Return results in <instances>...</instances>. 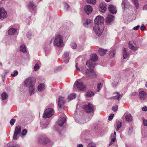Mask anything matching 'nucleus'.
I'll use <instances>...</instances> for the list:
<instances>
[{
	"instance_id": "obj_6",
	"label": "nucleus",
	"mask_w": 147,
	"mask_h": 147,
	"mask_svg": "<svg viewBox=\"0 0 147 147\" xmlns=\"http://www.w3.org/2000/svg\"><path fill=\"white\" fill-rule=\"evenodd\" d=\"M54 111L52 108H48L44 111L43 114V117L45 118L51 117L54 114Z\"/></svg>"
},
{
	"instance_id": "obj_11",
	"label": "nucleus",
	"mask_w": 147,
	"mask_h": 147,
	"mask_svg": "<svg viewBox=\"0 0 147 147\" xmlns=\"http://www.w3.org/2000/svg\"><path fill=\"white\" fill-rule=\"evenodd\" d=\"M7 16V11L3 7L0 8V20H3Z\"/></svg>"
},
{
	"instance_id": "obj_62",
	"label": "nucleus",
	"mask_w": 147,
	"mask_h": 147,
	"mask_svg": "<svg viewBox=\"0 0 147 147\" xmlns=\"http://www.w3.org/2000/svg\"><path fill=\"white\" fill-rule=\"evenodd\" d=\"M69 59H68L66 60L65 61H64V62L65 63H67L69 61Z\"/></svg>"
},
{
	"instance_id": "obj_44",
	"label": "nucleus",
	"mask_w": 147,
	"mask_h": 147,
	"mask_svg": "<svg viewBox=\"0 0 147 147\" xmlns=\"http://www.w3.org/2000/svg\"><path fill=\"white\" fill-rule=\"evenodd\" d=\"M119 81V80H118L117 81H116L113 82L112 84L113 87L114 88L118 84Z\"/></svg>"
},
{
	"instance_id": "obj_58",
	"label": "nucleus",
	"mask_w": 147,
	"mask_h": 147,
	"mask_svg": "<svg viewBox=\"0 0 147 147\" xmlns=\"http://www.w3.org/2000/svg\"><path fill=\"white\" fill-rule=\"evenodd\" d=\"M137 94V93L136 92H133L131 93V95L132 96H135Z\"/></svg>"
},
{
	"instance_id": "obj_54",
	"label": "nucleus",
	"mask_w": 147,
	"mask_h": 147,
	"mask_svg": "<svg viewBox=\"0 0 147 147\" xmlns=\"http://www.w3.org/2000/svg\"><path fill=\"white\" fill-rule=\"evenodd\" d=\"M140 29L142 31L144 30L145 29V28L144 25L142 24L140 28Z\"/></svg>"
},
{
	"instance_id": "obj_1",
	"label": "nucleus",
	"mask_w": 147,
	"mask_h": 147,
	"mask_svg": "<svg viewBox=\"0 0 147 147\" xmlns=\"http://www.w3.org/2000/svg\"><path fill=\"white\" fill-rule=\"evenodd\" d=\"M98 57L96 54H93L91 59L88 60L86 63V65L89 67L90 70L87 69L85 72V74L88 77H93L95 76L96 75L93 70L94 67V62L96 61Z\"/></svg>"
},
{
	"instance_id": "obj_56",
	"label": "nucleus",
	"mask_w": 147,
	"mask_h": 147,
	"mask_svg": "<svg viewBox=\"0 0 147 147\" xmlns=\"http://www.w3.org/2000/svg\"><path fill=\"white\" fill-rule=\"evenodd\" d=\"M142 110L143 111H147V107L146 106L142 108Z\"/></svg>"
},
{
	"instance_id": "obj_24",
	"label": "nucleus",
	"mask_w": 147,
	"mask_h": 147,
	"mask_svg": "<svg viewBox=\"0 0 147 147\" xmlns=\"http://www.w3.org/2000/svg\"><path fill=\"white\" fill-rule=\"evenodd\" d=\"M117 95V96H114L111 98V99H117L118 100H119L123 96V94H119V93L118 92H116L115 93Z\"/></svg>"
},
{
	"instance_id": "obj_18",
	"label": "nucleus",
	"mask_w": 147,
	"mask_h": 147,
	"mask_svg": "<svg viewBox=\"0 0 147 147\" xmlns=\"http://www.w3.org/2000/svg\"><path fill=\"white\" fill-rule=\"evenodd\" d=\"M139 97L142 100H145L146 97V94L144 91H141L139 92Z\"/></svg>"
},
{
	"instance_id": "obj_16",
	"label": "nucleus",
	"mask_w": 147,
	"mask_h": 147,
	"mask_svg": "<svg viewBox=\"0 0 147 147\" xmlns=\"http://www.w3.org/2000/svg\"><path fill=\"white\" fill-rule=\"evenodd\" d=\"M114 17L112 15H108L106 19V22L107 24H109L114 21Z\"/></svg>"
},
{
	"instance_id": "obj_27",
	"label": "nucleus",
	"mask_w": 147,
	"mask_h": 147,
	"mask_svg": "<svg viewBox=\"0 0 147 147\" xmlns=\"http://www.w3.org/2000/svg\"><path fill=\"white\" fill-rule=\"evenodd\" d=\"M123 59H124L127 58L129 56V54L127 53L126 49L125 48H124L123 49Z\"/></svg>"
},
{
	"instance_id": "obj_7",
	"label": "nucleus",
	"mask_w": 147,
	"mask_h": 147,
	"mask_svg": "<svg viewBox=\"0 0 147 147\" xmlns=\"http://www.w3.org/2000/svg\"><path fill=\"white\" fill-rule=\"evenodd\" d=\"M21 129V128L19 126L16 127L13 136V138L14 140H17L18 138L20 133Z\"/></svg>"
},
{
	"instance_id": "obj_30",
	"label": "nucleus",
	"mask_w": 147,
	"mask_h": 147,
	"mask_svg": "<svg viewBox=\"0 0 147 147\" xmlns=\"http://www.w3.org/2000/svg\"><path fill=\"white\" fill-rule=\"evenodd\" d=\"M20 50L21 51L24 53L26 52V47L25 45H22L20 48Z\"/></svg>"
},
{
	"instance_id": "obj_28",
	"label": "nucleus",
	"mask_w": 147,
	"mask_h": 147,
	"mask_svg": "<svg viewBox=\"0 0 147 147\" xmlns=\"http://www.w3.org/2000/svg\"><path fill=\"white\" fill-rule=\"evenodd\" d=\"M76 94L74 93H72L69 95L68 96L67 99L69 100H71L76 97Z\"/></svg>"
},
{
	"instance_id": "obj_49",
	"label": "nucleus",
	"mask_w": 147,
	"mask_h": 147,
	"mask_svg": "<svg viewBox=\"0 0 147 147\" xmlns=\"http://www.w3.org/2000/svg\"><path fill=\"white\" fill-rule=\"evenodd\" d=\"M143 124L144 126H147V120L145 119L144 118H142Z\"/></svg>"
},
{
	"instance_id": "obj_33",
	"label": "nucleus",
	"mask_w": 147,
	"mask_h": 147,
	"mask_svg": "<svg viewBox=\"0 0 147 147\" xmlns=\"http://www.w3.org/2000/svg\"><path fill=\"white\" fill-rule=\"evenodd\" d=\"M94 95V93L91 91H88L86 94V96L87 97H91Z\"/></svg>"
},
{
	"instance_id": "obj_9",
	"label": "nucleus",
	"mask_w": 147,
	"mask_h": 147,
	"mask_svg": "<svg viewBox=\"0 0 147 147\" xmlns=\"http://www.w3.org/2000/svg\"><path fill=\"white\" fill-rule=\"evenodd\" d=\"M104 19L101 16H97L94 20L95 25H101L104 23Z\"/></svg>"
},
{
	"instance_id": "obj_3",
	"label": "nucleus",
	"mask_w": 147,
	"mask_h": 147,
	"mask_svg": "<svg viewBox=\"0 0 147 147\" xmlns=\"http://www.w3.org/2000/svg\"><path fill=\"white\" fill-rule=\"evenodd\" d=\"M38 143L40 144H51L52 142L50 140L45 136H40L38 139Z\"/></svg>"
},
{
	"instance_id": "obj_38",
	"label": "nucleus",
	"mask_w": 147,
	"mask_h": 147,
	"mask_svg": "<svg viewBox=\"0 0 147 147\" xmlns=\"http://www.w3.org/2000/svg\"><path fill=\"white\" fill-rule=\"evenodd\" d=\"M88 3L94 4L96 3V0H86Z\"/></svg>"
},
{
	"instance_id": "obj_43",
	"label": "nucleus",
	"mask_w": 147,
	"mask_h": 147,
	"mask_svg": "<svg viewBox=\"0 0 147 147\" xmlns=\"http://www.w3.org/2000/svg\"><path fill=\"white\" fill-rule=\"evenodd\" d=\"M16 121V119H11L10 121V124L11 126H13Z\"/></svg>"
},
{
	"instance_id": "obj_22",
	"label": "nucleus",
	"mask_w": 147,
	"mask_h": 147,
	"mask_svg": "<svg viewBox=\"0 0 147 147\" xmlns=\"http://www.w3.org/2000/svg\"><path fill=\"white\" fill-rule=\"evenodd\" d=\"M128 44L129 48L132 50L136 51L138 48V46H134L133 45V43L131 42H129Z\"/></svg>"
},
{
	"instance_id": "obj_17",
	"label": "nucleus",
	"mask_w": 147,
	"mask_h": 147,
	"mask_svg": "<svg viewBox=\"0 0 147 147\" xmlns=\"http://www.w3.org/2000/svg\"><path fill=\"white\" fill-rule=\"evenodd\" d=\"M108 9L110 13L113 14H115L117 13L116 7L113 5H109L108 7Z\"/></svg>"
},
{
	"instance_id": "obj_45",
	"label": "nucleus",
	"mask_w": 147,
	"mask_h": 147,
	"mask_svg": "<svg viewBox=\"0 0 147 147\" xmlns=\"http://www.w3.org/2000/svg\"><path fill=\"white\" fill-rule=\"evenodd\" d=\"M18 74V72L16 70H15L14 71V74H11V76L13 77H15L17 76Z\"/></svg>"
},
{
	"instance_id": "obj_57",
	"label": "nucleus",
	"mask_w": 147,
	"mask_h": 147,
	"mask_svg": "<svg viewBox=\"0 0 147 147\" xmlns=\"http://www.w3.org/2000/svg\"><path fill=\"white\" fill-rule=\"evenodd\" d=\"M9 147H19V146L16 144H13L12 146H10Z\"/></svg>"
},
{
	"instance_id": "obj_14",
	"label": "nucleus",
	"mask_w": 147,
	"mask_h": 147,
	"mask_svg": "<svg viewBox=\"0 0 147 147\" xmlns=\"http://www.w3.org/2000/svg\"><path fill=\"white\" fill-rule=\"evenodd\" d=\"M65 99L62 97L60 96L59 97L58 100V106L59 108H62L64 104Z\"/></svg>"
},
{
	"instance_id": "obj_4",
	"label": "nucleus",
	"mask_w": 147,
	"mask_h": 147,
	"mask_svg": "<svg viewBox=\"0 0 147 147\" xmlns=\"http://www.w3.org/2000/svg\"><path fill=\"white\" fill-rule=\"evenodd\" d=\"M75 84L78 89L80 90L84 91L86 89V85L80 80H77L75 82Z\"/></svg>"
},
{
	"instance_id": "obj_46",
	"label": "nucleus",
	"mask_w": 147,
	"mask_h": 147,
	"mask_svg": "<svg viewBox=\"0 0 147 147\" xmlns=\"http://www.w3.org/2000/svg\"><path fill=\"white\" fill-rule=\"evenodd\" d=\"M118 107L117 106H113L112 108V110L114 111L115 112L118 109Z\"/></svg>"
},
{
	"instance_id": "obj_59",
	"label": "nucleus",
	"mask_w": 147,
	"mask_h": 147,
	"mask_svg": "<svg viewBox=\"0 0 147 147\" xmlns=\"http://www.w3.org/2000/svg\"><path fill=\"white\" fill-rule=\"evenodd\" d=\"M76 67L77 70L79 71H80V69L78 67V63H77L76 65Z\"/></svg>"
},
{
	"instance_id": "obj_40",
	"label": "nucleus",
	"mask_w": 147,
	"mask_h": 147,
	"mask_svg": "<svg viewBox=\"0 0 147 147\" xmlns=\"http://www.w3.org/2000/svg\"><path fill=\"white\" fill-rule=\"evenodd\" d=\"M71 46L72 48L75 49L77 47V44L76 43L73 42L71 44Z\"/></svg>"
},
{
	"instance_id": "obj_5",
	"label": "nucleus",
	"mask_w": 147,
	"mask_h": 147,
	"mask_svg": "<svg viewBox=\"0 0 147 147\" xmlns=\"http://www.w3.org/2000/svg\"><path fill=\"white\" fill-rule=\"evenodd\" d=\"M84 111L88 113L92 112L94 111V107L93 105L89 103L88 105H85L82 107Z\"/></svg>"
},
{
	"instance_id": "obj_61",
	"label": "nucleus",
	"mask_w": 147,
	"mask_h": 147,
	"mask_svg": "<svg viewBox=\"0 0 147 147\" xmlns=\"http://www.w3.org/2000/svg\"><path fill=\"white\" fill-rule=\"evenodd\" d=\"M77 147H83V145L81 144H79L78 145Z\"/></svg>"
},
{
	"instance_id": "obj_29",
	"label": "nucleus",
	"mask_w": 147,
	"mask_h": 147,
	"mask_svg": "<svg viewBox=\"0 0 147 147\" xmlns=\"http://www.w3.org/2000/svg\"><path fill=\"white\" fill-rule=\"evenodd\" d=\"M115 54V50L114 49H112L109 52V55L111 58H113L114 57Z\"/></svg>"
},
{
	"instance_id": "obj_13",
	"label": "nucleus",
	"mask_w": 147,
	"mask_h": 147,
	"mask_svg": "<svg viewBox=\"0 0 147 147\" xmlns=\"http://www.w3.org/2000/svg\"><path fill=\"white\" fill-rule=\"evenodd\" d=\"M100 11L104 13L107 9L106 5L105 3H101L99 5V8Z\"/></svg>"
},
{
	"instance_id": "obj_34",
	"label": "nucleus",
	"mask_w": 147,
	"mask_h": 147,
	"mask_svg": "<svg viewBox=\"0 0 147 147\" xmlns=\"http://www.w3.org/2000/svg\"><path fill=\"white\" fill-rule=\"evenodd\" d=\"M91 22V20L89 19H87L84 23V26H87L88 25L90 24Z\"/></svg>"
},
{
	"instance_id": "obj_51",
	"label": "nucleus",
	"mask_w": 147,
	"mask_h": 147,
	"mask_svg": "<svg viewBox=\"0 0 147 147\" xmlns=\"http://www.w3.org/2000/svg\"><path fill=\"white\" fill-rule=\"evenodd\" d=\"M114 116V114H111L110 116H109V120H111L112 119L113 116Z\"/></svg>"
},
{
	"instance_id": "obj_20",
	"label": "nucleus",
	"mask_w": 147,
	"mask_h": 147,
	"mask_svg": "<svg viewBox=\"0 0 147 147\" xmlns=\"http://www.w3.org/2000/svg\"><path fill=\"white\" fill-rule=\"evenodd\" d=\"M17 29L13 28H11L8 30V33L9 35H13L16 34Z\"/></svg>"
},
{
	"instance_id": "obj_53",
	"label": "nucleus",
	"mask_w": 147,
	"mask_h": 147,
	"mask_svg": "<svg viewBox=\"0 0 147 147\" xmlns=\"http://www.w3.org/2000/svg\"><path fill=\"white\" fill-rule=\"evenodd\" d=\"M64 7L65 9L67 10L69 7V6L68 4L65 3L64 4Z\"/></svg>"
},
{
	"instance_id": "obj_23",
	"label": "nucleus",
	"mask_w": 147,
	"mask_h": 147,
	"mask_svg": "<svg viewBox=\"0 0 147 147\" xmlns=\"http://www.w3.org/2000/svg\"><path fill=\"white\" fill-rule=\"evenodd\" d=\"M28 90L29 92V93L30 96L33 94L35 92V88L34 86H30L28 87Z\"/></svg>"
},
{
	"instance_id": "obj_12",
	"label": "nucleus",
	"mask_w": 147,
	"mask_h": 147,
	"mask_svg": "<svg viewBox=\"0 0 147 147\" xmlns=\"http://www.w3.org/2000/svg\"><path fill=\"white\" fill-rule=\"evenodd\" d=\"M84 9L85 12L88 15L91 13L93 11L92 7L88 5H85Z\"/></svg>"
},
{
	"instance_id": "obj_60",
	"label": "nucleus",
	"mask_w": 147,
	"mask_h": 147,
	"mask_svg": "<svg viewBox=\"0 0 147 147\" xmlns=\"http://www.w3.org/2000/svg\"><path fill=\"white\" fill-rule=\"evenodd\" d=\"M144 9H147V4H146L143 7Z\"/></svg>"
},
{
	"instance_id": "obj_2",
	"label": "nucleus",
	"mask_w": 147,
	"mask_h": 147,
	"mask_svg": "<svg viewBox=\"0 0 147 147\" xmlns=\"http://www.w3.org/2000/svg\"><path fill=\"white\" fill-rule=\"evenodd\" d=\"M63 37L61 35H58L56 37L54 42V45L58 47H62L64 46Z\"/></svg>"
},
{
	"instance_id": "obj_64",
	"label": "nucleus",
	"mask_w": 147,
	"mask_h": 147,
	"mask_svg": "<svg viewBox=\"0 0 147 147\" xmlns=\"http://www.w3.org/2000/svg\"><path fill=\"white\" fill-rule=\"evenodd\" d=\"M48 53V51H45V55L46 56H47V53Z\"/></svg>"
},
{
	"instance_id": "obj_8",
	"label": "nucleus",
	"mask_w": 147,
	"mask_h": 147,
	"mask_svg": "<svg viewBox=\"0 0 147 147\" xmlns=\"http://www.w3.org/2000/svg\"><path fill=\"white\" fill-rule=\"evenodd\" d=\"M34 84V81L30 78H27L24 82L25 86L27 87L33 86Z\"/></svg>"
},
{
	"instance_id": "obj_47",
	"label": "nucleus",
	"mask_w": 147,
	"mask_h": 147,
	"mask_svg": "<svg viewBox=\"0 0 147 147\" xmlns=\"http://www.w3.org/2000/svg\"><path fill=\"white\" fill-rule=\"evenodd\" d=\"M32 34L30 32H28L26 34V36H27V38H28V39H30L31 38V36Z\"/></svg>"
},
{
	"instance_id": "obj_63",
	"label": "nucleus",
	"mask_w": 147,
	"mask_h": 147,
	"mask_svg": "<svg viewBox=\"0 0 147 147\" xmlns=\"http://www.w3.org/2000/svg\"><path fill=\"white\" fill-rule=\"evenodd\" d=\"M113 142L112 141H111V142H110V143H109V146H111L113 144V142Z\"/></svg>"
},
{
	"instance_id": "obj_55",
	"label": "nucleus",
	"mask_w": 147,
	"mask_h": 147,
	"mask_svg": "<svg viewBox=\"0 0 147 147\" xmlns=\"http://www.w3.org/2000/svg\"><path fill=\"white\" fill-rule=\"evenodd\" d=\"M140 27V25H137L136 26H135L134 28L133 29L135 30H137L138 28Z\"/></svg>"
},
{
	"instance_id": "obj_35",
	"label": "nucleus",
	"mask_w": 147,
	"mask_h": 147,
	"mask_svg": "<svg viewBox=\"0 0 147 147\" xmlns=\"http://www.w3.org/2000/svg\"><path fill=\"white\" fill-rule=\"evenodd\" d=\"M102 86L101 83H98L97 84L96 91L98 92L99 91Z\"/></svg>"
},
{
	"instance_id": "obj_50",
	"label": "nucleus",
	"mask_w": 147,
	"mask_h": 147,
	"mask_svg": "<svg viewBox=\"0 0 147 147\" xmlns=\"http://www.w3.org/2000/svg\"><path fill=\"white\" fill-rule=\"evenodd\" d=\"M27 132V131L26 129H24L22 131L21 133V134L22 135L24 136L26 134Z\"/></svg>"
},
{
	"instance_id": "obj_32",
	"label": "nucleus",
	"mask_w": 147,
	"mask_h": 147,
	"mask_svg": "<svg viewBox=\"0 0 147 147\" xmlns=\"http://www.w3.org/2000/svg\"><path fill=\"white\" fill-rule=\"evenodd\" d=\"M132 2L135 5L136 9H138L139 6V3L137 0H131Z\"/></svg>"
},
{
	"instance_id": "obj_41",
	"label": "nucleus",
	"mask_w": 147,
	"mask_h": 147,
	"mask_svg": "<svg viewBox=\"0 0 147 147\" xmlns=\"http://www.w3.org/2000/svg\"><path fill=\"white\" fill-rule=\"evenodd\" d=\"M87 147H96V146L95 144L91 143L88 144Z\"/></svg>"
},
{
	"instance_id": "obj_31",
	"label": "nucleus",
	"mask_w": 147,
	"mask_h": 147,
	"mask_svg": "<svg viewBox=\"0 0 147 147\" xmlns=\"http://www.w3.org/2000/svg\"><path fill=\"white\" fill-rule=\"evenodd\" d=\"M1 97L2 100H4L6 99L7 97V94L5 92H3L1 94Z\"/></svg>"
},
{
	"instance_id": "obj_42",
	"label": "nucleus",
	"mask_w": 147,
	"mask_h": 147,
	"mask_svg": "<svg viewBox=\"0 0 147 147\" xmlns=\"http://www.w3.org/2000/svg\"><path fill=\"white\" fill-rule=\"evenodd\" d=\"M34 70L35 71H38L39 69V65L36 64L34 66Z\"/></svg>"
},
{
	"instance_id": "obj_15",
	"label": "nucleus",
	"mask_w": 147,
	"mask_h": 147,
	"mask_svg": "<svg viewBox=\"0 0 147 147\" xmlns=\"http://www.w3.org/2000/svg\"><path fill=\"white\" fill-rule=\"evenodd\" d=\"M65 117H61L59 118L57 121V123L59 126L61 127L65 122Z\"/></svg>"
},
{
	"instance_id": "obj_52",
	"label": "nucleus",
	"mask_w": 147,
	"mask_h": 147,
	"mask_svg": "<svg viewBox=\"0 0 147 147\" xmlns=\"http://www.w3.org/2000/svg\"><path fill=\"white\" fill-rule=\"evenodd\" d=\"M125 0H123L122 3V6H123L124 8L126 7H125Z\"/></svg>"
},
{
	"instance_id": "obj_21",
	"label": "nucleus",
	"mask_w": 147,
	"mask_h": 147,
	"mask_svg": "<svg viewBox=\"0 0 147 147\" xmlns=\"http://www.w3.org/2000/svg\"><path fill=\"white\" fill-rule=\"evenodd\" d=\"M45 88V85L44 84H40L38 86L37 90L39 92L43 91Z\"/></svg>"
},
{
	"instance_id": "obj_25",
	"label": "nucleus",
	"mask_w": 147,
	"mask_h": 147,
	"mask_svg": "<svg viewBox=\"0 0 147 147\" xmlns=\"http://www.w3.org/2000/svg\"><path fill=\"white\" fill-rule=\"evenodd\" d=\"M125 118L126 121L129 122L131 121L133 119V117L130 114L125 115Z\"/></svg>"
},
{
	"instance_id": "obj_26",
	"label": "nucleus",
	"mask_w": 147,
	"mask_h": 147,
	"mask_svg": "<svg viewBox=\"0 0 147 147\" xmlns=\"http://www.w3.org/2000/svg\"><path fill=\"white\" fill-rule=\"evenodd\" d=\"M107 51V49H104L101 48L99 49L98 50V53L100 56L104 55Z\"/></svg>"
},
{
	"instance_id": "obj_48",
	"label": "nucleus",
	"mask_w": 147,
	"mask_h": 147,
	"mask_svg": "<svg viewBox=\"0 0 147 147\" xmlns=\"http://www.w3.org/2000/svg\"><path fill=\"white\" fill-rule=\"evenodd\" d=\"M133 128L132 127L129 128L128 131V134L129 135H131L132 134L133 132Z\"/></svg>"
},
{
	"instance_id": "obj_37",
	"label": "nucleus",
	"mask_w": 147,
	"mask_h": 147,
	"mask_svg": "<svg viewBox=\"0 0 147 147\" xmlns=\"http://www.w3.org/2000/svg\"><path fill=\"white\" fill-rule=\"evenodd\" d=\"M116 136L115 135H114L113 134H112L111 136V140L113 142H114L116 140Z\"/></svg>"
},
{
	"instance_id": "obj_36",
	"label": "nucleus",
	"mask_w": 147,
	"mask_h": 147,
	"mask_svg": "<svg viewBox=\"0 0 147 147\" xmlns=\"http://www.w3.org/2000/svg\"><path fill=\"white\" fill-rule=\"evenodd\" d=\"M117 128L116 129L117 131H118L119 129L121 126V123L120 122H118L117 124Z\"/></svg>"
},
{
	"instance_id": "obj_10",
	"label": "nucleus",
	"mask_w": 147,
	"mask_h": 147,
	"mask_svg": "<svg viewBox=\"0 0 147 147\" xmlns=\"http://www.w3.org/2000/svg\"><path fill=\"white\" fill-rule=\"evenodd\" d=\"M93 28L96 34L98 36H100L103 31V29H100L99 26L98 25H95Z\"/></svg>"
},
{
	"instance_id": "obj_19",
	"label": "nucleus",
	"mask_w": 147,
	"mask_h": 147,
	"mask_svg": "<svg viewBox=\"0 0 147 147\" xmlns=\"http://www.w3.org/2000/svg\"><path fill=\"white\" fill-rule=\"evenodd\" d=\"M36 6L32 2H30L28 4V8L31 12L34 11L36 9Z\"/></svg>"
},
{
	"instance_id": "obj_39",
	"label": "nucleus",
	"mask_w": 147,
	"mask_h": 147,
	"mask_svg": "<svg viewBox=\"0 0 147 147\" xmlns=\"http://www.w3.org/2000/svg\"><path fill=\"white\" fill-rule=\"evenodd\" d=\"M69 51H65L63 55V57L64 58L68 57L69 55Z\"/></svg>"
}]
</instances>
